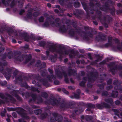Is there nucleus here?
<instances>
[{
    "label": "nucleus",
    "instance_id": "obj_1",
    "mask_svg": "<svg viewBox=\"0 0 122 122\" xmlns=\"http://www.w3.org/2000/svg\"><path fill=\"white\" fill-rule=\"evenodd\" d=\"M2 2L6 6H7L9 5V3L10 2L9 1H5L4 0L2 1Z\"/></svg>",
    "mask_w": 122,
    "mask_h": 122
},
{
    "label": "nucleus",
    "instance_id": "obj_2",
    "mask_svg": "<svg viewBox=\"0 0 122 122\" xmlns=\"http://www.w3.org/2000/svg\"><path fill=\"white\" fill-rule=\"evenodd\" d=\"M48 23L47 22H46L43 25V26L44 27H47L48 26Z\"/></svg>",
    "mask_w": 122,
    "mask_h": 122
},
{
    "label": "nucleus",
    "instance_id": "obj_3",
    "mask_svg": "<svg viewBox=\"0 0 122 122\" xmlns=\"http://www.w3.org/2000/svg\"><path fill=\"white\" fill-rule=\"evenodd\" d=\"M43 17H41L39 19V21L40 22H42L43 21Z\"/></svg>",
    "mask_w": 122,
    "mask_h": 122
},
{
    "label": "nucleus",
    "instance_id": "obj_4",
    "mask_svg": "<svg viewBox=\"0 0 122 122\" xmlns=\"http://www.w3.org/2000/svg\"><path fill=\"white\" fill-rule=\"evenodd\" d=\"M53 102H51V103L53 105H55L56 104V102H57L58 101L56 100H55L53 101Z\"/></svg>",
    "mask_w": 122,
    "mask_h": 122
},
{
    "label": "nucleus",
    "instance_id": "obj_5",
    "mask_svg": "<svg viewBox=\"0 0 122 122\" xmlns=\"http://www.w3.org/2000/svg\"><path fill=\"white\" fill-rule=\"evenodd\" d=\"M15 5V3L14 1H13L12 3L10 5V6L12 7Z\"/></svg>",
    "mask_w": 122,
    "mask_h": 122
},
{
    "label": "nucleus",
    "instance_id": "obj_6",
    "mask_svg": "<svg viewBox=\"0 0 122 122\" xmlns=\"http://www.w3.org/2000/svg\"><path fill=\"white\" fill-rule=\"evenodd\" d=\"M107 92L106 91L103 92L102 94V95L103 96H105L106 95Z\"/></svg>",
    "mask_w": 122,
    "mask_h": 122
},
{
    "label": "nucleus",
    "instance_id": "obj_7",
    "mask_svg": "<svg viewBox=\"0 0 122 122\" xmlns=\"http://www.w3.org/2000/svg\"><path fill=\"white\" fill-rule=\"evenodd\" d=\"M54 83L56 85H58L59 83V82L58 81H54Z\"/></svg>",
    "mask_w": 122,
    "mask_h": 122
},
{
    "label": "nucleus",
    "instance_id": "obj_8",
    "mask_svg": "<svg viewBox=\"0 0 122 122\" xmlns=\"http://www.w3.org/2000/svg\"><path fill=\"white\" fill-rule=\"evenodd\" d=\"M54 48L53 47H52L50 48V51H54Z\"/></svg>",
    "mask_w": 122,
    "mask_h": 122
},
{
    "label": "nucleus",
    "instance_id": "obj_9",
    "mask_svg": "<svg viewBox=\"0 0 122 122\" xmlns=\"http://www.w3.org/2000/svg\"><path fill=\"white\" fill-rule=\"evenodd\" d=\"M85 84V83L84 82H82L80 83V85L81 86H84V85Z\"/></svg>",
    "mask_w": 122,
    "mask_h": 122
},
{
    "label": "nucleus",
    "instance_id": "obj_10",
    "mask_svg": "<svg viewBox=\"0 0 122 122\" xmlns=\"http://www.w3.org/2000/svg\"><path fill=\"white\" fill-rule=\"evenodd\" d=\"M12 115L15 118L17 117V116L16 113H13Z\"/></svg>",
    "mask_w": 122,
    "mask_h": 122
},
{
    "label": "nucleus",
    "instance_id": "obj_11",
    "mask_svg": "<svg viewBox=\"0 0 122 122\" xmlns=\"http://www.w3.org/2000/svg\"><path fill=\"white\" fill-rule=\"evenodd\" d=\"M0 97L2 98H3L4 97V96L3 94L2 93H0Z\"/></svg>",
    "mask_w": 122,
    "mask_h": 122
},
{
    "label": "nucleus",
    "instance_id": "obj_12",
    "mask_svg": "<svg viewBox=\"0 0 122 122\" xmlns=\"http://www.w3.org/2000/svg\"><path fill=\"white\" fill-rule=\"evenodd\" d=\"M24 12V10H22L20 11L19 14L20 15H21Z\"/></svg>",
    "mask_w": 122,
    "mask_h": 122
},
{
    "label": "nucleus",
    "instance_id": "obj_13",
    "mask_svg": "<svg viewBox=\"0 0 122 122\" xmlns=\"http://www.w3.org/2000/svg\"><path fill=\"white\" fill-rule=\"evenodd\" d=\"M38 110H36L34 112L36 115H38Z\"/></svg>",
    "mask_w": 122,
    "mask_h": 122
},
{
    "label": "nucleus",
    "instance_id": "obj_14",
    "mask_svg": "<svg viewBox=\"0 0 122 122\" xmlns=\"http://www.w3.org/2000/svg\"><path fill=\"white\" fill-rule=\"evenodd\" d=\"M97 107L99 109H101L102 107H101V106L100 105H97Z\"/></svg>",
    "mask_w": 122,
    "mask_h": 122
},
{
    "label": "nucleus",
    "instance_id": "obj_15",
    "mask_svg": "<svg viewBox=\"0 0 122 122\" xmlns=\"http://www.w3.org/2000/svg\"><path fill=\"white\" fill-rule=\"evenodd\" d=\"M31 15V13H30L27 14V16L28 17H30Z\"/></svg>",
    "mask_w": 122,
    "mask_h": 122
},
{
    "label": "nucleus",
    "instance_id": "obj_16",
    "mask_svg": "<svg viewBox=\"0 0 122 122\" xmlns=\"http://www.w3.org/2000/svg\"><path fill=\"white\" fill-rule=\"evenodd\" d=\"M62 53L63 54H68V52L67 51H65L63 52H62Z\"/></svg>",
    "mask_w": 122,
    "mask_h": 122
},
{
    "label": "nucleus",
    "instance_id": "obj_17",
    "mask_svg": "<svg viewBox=\"0 0 122 122\" xmlns=\"http://www.w3.org/2000/svg\"><path fill=\"white\" fill-rule=\"evenodd\" d=\"M7 109L8 111H10L12 110V109L11 108H7Z\"/></svg>",
    "mask_w": 122,
    "mask_h": 122
},
{
    "label": "nucleus",
    "instance_id": "obj_18",
    "mask_svg": "<svg viewBox=\"0 0 122 122\" xmlns=\"http://www.w3.org/2000/svg\"><path fill=\"white\" fill-rule=\"evenodd\" d=\"M48 71H49L51 73L53 72L52 71L51 69H48Z\"/></svg>",
    "mask_w": 122,
    "mask_h": 122
},
{
    "label": "nucleus",
    "instance_id": "obj_19",
    "mask_svg": "<svg viewBox=\"0 0 122 122\" xmlns=\"http://www.w3.org/2000/svg\"><path fill=\"white\" fill-rule=\"evenodd\" d=\"M102 104H103V106L104 107H106V103H103Z\"/></svg>",
    "mask_w": 122,
    "mask_h": 122
},
{
    "label": "nucleus",
    "instance_id": "obj_20",
    "mask_svg": "<svg viewBox=\"0 0 122 122\" xmlns=\"http://www.w3.org/2000/svg\"><path fill=\"white\" fill-rule=\"evenodd\" d=\"M93 22L96 25H97V23L96 22L93 21Z\"/></svg>",
    "mask_w": 122,
    "mask_h": 122
},
{
    "label": "nucleus",
    "instance_id": "obj_21",
    "mask_svg": "<svg viewBox=\"0 0 122 122\" xmlns=\"http://www.w3.org/2000/svg\"><path fill=\"white\" fill-rule=\"evenodd\" d=\"M115 103L117 105L119 103V101H117Z\"/></svg>",
    "mask_w": 122,
    "mask_h": 122
},
{
    "label": "nucleus",
    "instance_id": "obj_22",
    "mask_svg": "<svg viewBox=\"0 0 122 122\" xmlns=\"http://www.w3.org/2000/svg\"><path fill=\"white\" fill-rule=\"evenodd\" d=\"M12 41L13 43H15L16 42V41L15 40H12Z\"/></svg>",
    "mask_w": 122,
    "mask_h": 122
},
{
    "label": "nucleus",
    "instance_id": "obj_23",
    "mask_svg": "<svg viewBox=\"0 0 122 122\" xmlns=\"http://www.w3.org/2000/svg\"><path fill=\"white\" fill-rule=\"evenodd\" d=\"M47 6L48 7H51V5L50 4H47Z\"/></svg>",
    "mask_w": 122,
    "mask_h": 122
},
{
    "label": "nucleus",
    "instance_id": "obj_24",
    "mask_svg": "<svg viewBox=\"0 0 122 122\" xmlns=\"http://www.w3.org/2000/svg\"><path fill=\"white\" fill-rule=\"evenodd\" d=\"M23 121L22 119H20L19 120V121L20 122H22Z\"/></svg>",
    "mask_w": 122,
    "mask_h": 122
},
{
    "label": "nucleus",
    "instance_id": "obj_25",
    "mask_svg": "<svg viewBox=\"0 0 122 122\" xmlns=\"http://www.w3.org/2000/svg\"><path fill=\"white\" fill-rule=\"evenodd\" d=\"M6 120L8 122H10V120L9 118L7 119Z\"/></svg>",
    "mask_w": 122,
    "mask_h": 122
},
{
    "label": "nucleus",
    "instance_id": "obj_26",
    "mask_svg": "<svg viewBox=\"0 0 122 122\" xmlns=\"http://www.w3.org/2000/svg\"><path fill=\"white\" fill-rule=\"evenodd\" d=\"M46 53L47 55H48L49 54V52L48 51H46Z\"/></svg>",
    "mask_w": 122,
    "mask_h": 122
},
{
    "label": "nucleus",
    "instance_id": "obj_27",
    "mask_svg": "<svg viewBox=\"0 0 122 122\" xmlns=\"http://www.w3.org/2000/svg\"><path fill=\"white\" fill-rule=\"evenodd\" d=\"M21 112H24V110H23V109H21Z\"/></svg>",
    "mask_w": 122,
    "mask_h": 122
},
{
    "label": "nucleus",
    "instance_id": "obj_28",
    "mask_svg": "<svg viewBox=\"0 0 122 122\" xmlns=\"http://www.w3.org/2000/svg\"><path fill=\"white\" fill-rule=\"evenodd\" d=\"M55 11L56 12H58V10H55Z\"/></svg>",
    "mask_w": 122,
    "mask_h": 122
},
{
    "label": "nucleus",
    "instance_id": "obj_29",
    "mask_svg": "<svg viewBox=\"0 0 122 122\" xmlns=\"http://www.w3.org/2000/svg\"><path fill=\"white\" fill-rule=\"evenodd\" d=\"M35 51L37 52H39V50L38 49H36Z\"/></svg>",
    "mask_w": 122,
    "mask_h": 122
},
{
    "label": "nucleus",
    "instance_id": "obj_30",
    "mask_svg": "<svg viewBox=\"0 0 122 122\" xmlns=\"http://www.w3.org/2000/svg\"><path fill=\"white\" fill-rule=\"evenodd\" d=\"M67 59H66L65 60V62H66L67 61Z\"/></svg>",
    "mask_w": 122,
    "mask_h": 122
},
{
    "label": "nucleus",
    "instance_id": "obj_31",
    "mask_svg": "<svg viewBox=\"0 0 122 122\" xmlns=\"http://www.w3.org/2000/svg\"><path fill=\"white\" fill-rule=\"evenodd\" d=\"M12 56L11 55V56H8V57L9 58H11V57Z\"/></svg>",
    "mask_w": 122,
    "mask_h": 122
},
{
    "label": "nucleus",
    "instance_id": "obj_32",
    "mask_svg": "<svg viewBox=\"0 0 122 122\" xmlns=\"http://www.w3.org/2000/svg\"><path fill=\"white\" fill-rule=\"evenodd\" d=\"M65 93H66V94H67L68 93V92L66 91H65Z\"/></svg>",
    "mask_w": 122,
    "mask_h": 122
},
{
    "label": "nucleus",
    "instance_id": "obj_33",
    "mask_svg": "<svg viewBox=\"0 0 122 122\" xmlns=\"http://www.w3.org/2000/svg\"><path fill=\"white\" fill-rule=\"evenodd\" d=\"M99 28H100V29H102V26H100V27Z\"/></svg>",
    "mask_w": 122,
    "mask_h": 122
},
{
    "label": "nucleus",
    "instance_id": "obj_34",
    "mask_svg": "<svg viewBox=\"0 0 122 122\" xmlns=\"http://www.w3.org/2000/svg\"><path fill=\"white\" fill-rule=\"evenodd\" d=\"M45 43H44V42H43V44H42V45H41V46H43L44 45V44Z\"/></svg>",
    "mask_w": 122,
    "mask_h": 122
},
{
    "label": "nucleus",
    "instance_id": "obj_35",
    "mask_svg": "<svg viewBox=\"0 0 122 122\" xmlns=\"http://www.w3.org/2000/svg\"><path fill=\"white\" fill-rule=\"evenodd\" d=\"M77 64H78L79 63V61H77Z\"/></svg>",
    "mask_w": 122,
    "mask_h": 122
},
{
    "label": "nucleus",
    "instance_id": "obj_36",
    "mask_svg": "<svg viewBox=\"0 0 122 122\" xmlns=\"http://www.w3.org/2000/svg\"><path fill=\"white\" fill-rule=\"evenodd\" d=\"M18 42L19 43H21V42L20 41H19Z\"/></svg>",
    "mask_w": 122,
    "mask_h": 122
},
{
    "label": "nucleus",
    "instance_id": "obj_37",
    "mask_svg": "<svg viewBox=\"0 0 122 122\" xmlns=\"http://www.w3.org/2000/svg\"><path fill=\"white\" fill-rule=\"evenodd\" d=\"M61 30V31H63V30H62V29H61L60 30Z\"/></svg>",
    "mask_w": 122,
    "mask_h": 122
},
{
    "label": "nucleus",
    "instance_id": "obj_38",
    "mask_svg": "<svg viewBox=\"0 0 122 122\" xmlns=\"http://www.w3.org/2000/svg\"><path fill=\"white\" fill-rule=\"evenodd\" d=\"M41 39V38H40L39 39Z\"/></svg>",
    "mask_w": 122,
    "mask_h": 122
},
{
    "label": "nucleus",
    "instance_id": "obj_39",
    "mask_svg": "<svg viewBox=\"0 0 122 122\" xmlns=\"http://www.w3.org/2000/svg\"><path fill=\"white\" fill-rule=\"evenodd\" d=\"M78 5H79V3H78Z\"/></svg>",
    "mask_w": 122,
    "mask_h": 122
},
{
    "label": "nucleus",
    "instance_id": "obj_40",
    "mask_svg": "<svg viewBox=\"0 0 122 122\" xmlns=\"http://www.w3.org/2000/svg\"><path fill=\"white\" fill-rule=\"evenodd\" d=\"M84 52V51H83V52H82L83 53Z\"/></svg>",
    "mask_w": 122,
    "mask_h": 122
},
{
    "label": "nucleus",
    "instance_id": "obj_41",
    "mask_svg": "<svg viewBox=\"0 0 122 122\" xmlns=\"http://www.w3.org/2000/svg\"><path fill=\"white\" fill-rule=\"evenodd\" d=\"M20 60V61H21V60Z\"/></svg>",
    "mask_w": 122,
    "mask_h": 122
},
{
    "label": "nucleus",
    "instance_id": "obj_42",
    "mask_svg": "<svg viewBox=\"0 0 122 122\" xmlns=\"http://www.w3.org/2000/svg\"><path fill=\"white\" fill-rule=\"evenodd\" d=\"M5 76L6 77H6H7L6 76Z\"/></svg>",
    "mask_w": 122,
    "mask_h": 122
},
{
    "label": "nucleus",
    "instance_id": "obj_43",
    "mask_svg": "<svg viewBox=\"0 0 122 122\" xmlns=\"http://www.w3.org/2000/svg\"><path fill=\"white\" fill-rule=\"evenodd\" d=\"M70 34L71 35V33H70Z\"/></svg>",
    "mask_w": 122,
    "mask_h": 122
},
{
    "label": "nucleus",
    "instance_id": "obj_44",
    "mask_svg": "<svg viewBox=\"0 0 122 122\" xmlns=\"http://www.w3.org/2000/svg\"><path fill=\"white\" fill-rule=\"evenodd\" d=\"M70 87H71V86H69V88H70Z\"/></svg>",
    "mask_w": 122,
    "mask_h": 122
},
{
    "label": "nucleus",
    "instance_id": "obj_45",
    "mask_svg": "<svg viewBox=\"0 0 122 122\" xmlns=\"http://www.w3.org/2000/svg\"><path fill=\"white\" fill-rule=\"evenodd\" d=\"M105 102H106V101H105Z\"/></svg>",
    "mask_w": 122,
    "mask_h": 122
}]
</instances>
